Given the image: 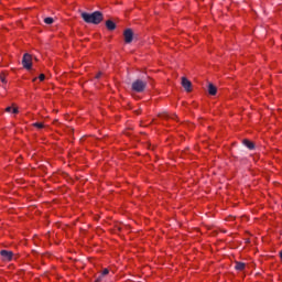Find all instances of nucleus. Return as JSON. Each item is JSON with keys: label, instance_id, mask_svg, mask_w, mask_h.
<instances>
[{"label": "nucleus", "instance_id": "12", "mask_svg": "<svg viewBox=\"0 0 282 282\" xmlns=\"http://www.w3.org/2000/svg\"><path fill=\"white\" fill-rule=\"evenodd\" d=\"M95 282H105V275L100 273L99 276L95 280Z\"/></svg>", "mask_w": 282, "mask_h": 282}, {"label": "nucleus", "instance_id": "11", "mask_svg": "<svg viewBox=\"0 0 282 282\" xmlns=\"http://www.w3.org/2000/svg\"><path fill=\"white\" fill-rule=\"evenodd\" d=\"M44 23H46V25H52V23H54V18H45Z\"/></svg>", "mask_w": 282, "mask_h": 282}, {"label": "nucleus", "instance_id": "21", "mask_svg": "<svg viewBox=\"0 0 282 282\" xmlns=\"http://www.w3.org/2000/svg\"><path fill=\"white\" fill-rule=\"evenodd\" d=\"M36 82V78L33 79V83Z\"/></svg>", "mask_w": 282, "mask_h": 282}, {"label": "nucleus", "instance_id": "20", "mask_svg": "<svg viewBox=\"0 0 282 282\" xmlns=\"http://www.w3.org/2000/svg\"><path fill=\"white\" fill-rule=\"evenodd\" d=\"M161 118H169V115L164 113V115L161 116Z\"/></svg>", "mask_w": 282, "mask_h": 282}, {"label": "nucleus", "instance_id": "14", "mask_svg": "<svg viewBox=\"0 0 282 282\" xmlns=\"http://www.w3.org/2000/svg\"><path fill=\"white\" fill-rule=\"evenodd\" d=\"M0 80H1V83H4V84L7 83L6 82V74H3V73L0 74Z\"/></svg>", "mask_w": 282, "mask_h": 282}, {"label": "nucleus", "instance_id": "7", "mask_svg": "<svg viewBox=\"0 0 282 282\" xmlns=\"http://www.w3.org/2000/svg\"><path fill=\"white\" fill-rule=\"evenodd\" d=\"M207 91L210 96H217V86L208 84Z\"/></svg>", "mask_w": 282, "mask_h": 282}, {"label": "nucleus", "instance_id": "19", "mask_svg": "<svg viewBox=\"0 0 282 282\" xmlns=\"http://www.w3.org/2000/svg\"><path fill=\"white\" fill-rule=\"evenodd\" d=\"M102 76V73H98L97 75H96V78H100Z\"/></svg>", "mask_w": 282, "mask_h": 282}, {"label": "nucleus", "instance_id": "3", "mask_svg": "<svg viewBox=\"0 0 282 282\" xmlns=\"http://www.w3.org/2000/svg\"><path fill=\"white\" fill-rule=\"evenodd\" d=\"M22 65L24 69H32V55L25 53L22 58Z\"/></svg>", "mask_w": 282, "mask_h": 282}, {"label": "nucleus", "instance_id": "2", "mask_svg": "<svg viewBox=\"0 0 282 282\" xmlns=\"http://www.w3.org/2000/svg\"><path fill=\"white\" fill-rule=\"evenodd\" d=\"M132 91H135L137 94H142L144 89H147V82L142 79H137L132 83L131 86Z\"/></svg>", "mask_w": 282, "mask_h": 282}, {"label": "nucleus", "instance_id": "17", "mask_svg": "<svg viewBox=\"0 0 282 282\" xmlns=\"http://www.w3.org/2000/svg\"><path fill=\"white\" fill-rule=\"evenodd\" d=\"M39 78H40L41 82L45 80V74H41V75L39 76Z\"/></svg>", "mask_w": 282, "mask_h": 282}, {"label": "nucleus", "instance_id": "16", "mask_svg": "<svg viewBox=\"0 0 282 282\" xmlns=\"http://www.w3.org/2000/svg\"><path fill=\"white\" fill-rule=\"evenodd\" d=\"M6 111H7V113H12V107H10V106L7 107V108H6Z\"/></svg>", "mask_w": 282, "mask_h": 282}, {"label": "nucleus", "instance_id": "1", "mask_svg": "<svg viewBox=\"0 0 282 282\" xmlns=\"http://www.w3.org/2000/svg\"><path fill=\"white\" fill-rule=\"evenodd\" d=\"M80 17L85 23H91L93 25H100L105 20V15L100 11H94L93 13L82 12Z\"/></svg>", "mask_w": 282, "mask_h": 282}, {"label": "nucleus", "instance_id": "10", "mask_svg": "<svg viewBox=\"0 0 282 282\" xmlns=\"http://www.w3.org/2000/svg\"><path fill=\"white\" fill-rule=\"evenodd\" d=\"M236 270L242 271L246 270V263L243 262H236Z\"/></svg>", "mask_w": 282, "mask_h": 282}, {"label": "nucleus", "instance_id": "13", "mask_svg": "<svg viewBox=\"0 0 282 282\" xmlns=\"http://www.w3.org/2000/svg\"><path fill=\"white\" fill-rule=\"evenodd\" d=\"M33 127H36V129H43V127H45V126L41 122H35V123H33Z\"/></svg>", "mask_w": 282, "mask_h": 282}, {"label": "nucleus", "instance_id": "15", "mask_svg": "<svg viewBox=\"0 0 282 282\" xmlns=\"http://www.w3.org/2000/svg\"><path fill=\"white\" fill-rule=\"evenodd\" d=\"M101 274L102 276H107V274H109V269H104Z\"/></svg>", "mask_w": 282, "mask_h": 282}, {"label": "nucleus", "instance_id": "4", "mask_svg": "<svg viewBox=\"0 0 282 282\" xmlns=\"http://www.w3.org/2000/svg\"><path fill=\"white\" fill-rule=\"evenodd\" d=\"M123 39H124V43H127V44L133 43V30L126 29L123 31Z\"/></svg>", "mask_w": 282, "mask_h": 282}, {"label": "nucleus", "instance_id": "8", "mask_svg": "<svg viewBox=\"0 0 282 282\" xmlns=\"http://www.w3.org/2000/svg\"><path fill=\"white\" fill-rule=\"evenodd\" d=\"M242 144L245 147H247V149H249V151H253V149H254V143L252 141L248 140V139H245L242 141Z\"/></svg>", "mask_w": 282, "mask_h": 282}, {"label": "nucleus", "instance_id": "18", "mask_svg": "<svg viewBox=\"0 0 282 282\" xmlns=\"http://www.w3.org/2000/svg\"><path fill=\"white\" fill-rule=\"evenodd\" d=\"M11 113H19V108H12Z\"/></svg>", "mask_w": 282, "mask_h": 282}, {"label": "nucleus", "instance_id": "9", "mask_svg": "<svg viewBox=\"0 0 282 282\" xmlns=\"http://www.w3.org/2000/svg\"><path fill=\"white\" fill-rule=\"evenodd\" d=\"M106 28L110 32H113V30H116V22H113L112 20L106 21Z\"/></svg>", "mask_w": 282, "mask_h": 282}, {"label": "nucleus", "instance_id": "5", "mask_svg": "<svg viewBox=\"0 0 282 282\" xmlns=\"http://www.w3.org/2000/svg\"><path fill=\"white\" fill-rule=\"evenodd\" d=\"M0 256L2 257V261H12L14 252L9 250H1Z\"/></svg>", "mask_w": 282, "mask_h": 282}, {"label": "nucleus", "instance_id": "6", "mask_svg": "<svg viewBox=\"0 0 282 282\" xmlns=\"http://www.w3.org/2000/svg\"><path fill=\"white\" fill-rule=\"evenodd\" d=\"M182 87L185 89V91H191L193 87V83H191L188 78L182 77Z\"/></svg>", "mask_w": 282, "mask_h": 282}]
</instances>
